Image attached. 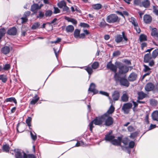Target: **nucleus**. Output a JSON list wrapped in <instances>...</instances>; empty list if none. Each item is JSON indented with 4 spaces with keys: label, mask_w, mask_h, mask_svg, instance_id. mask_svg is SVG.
<instances>
[{
    "label": "nucleus",
    "mask_w": 158,
    "mask_h": 158,
    "mask_svg": "<svg viewBox=\"0 0 158 158\" xmlns=\"http://www.w3.org/2000/svg\"><path fill=\"white\" fill-rule=\"evenodd\" d=\"M114 78L117 84H119L121 86L128 87L130 83L129 81L125 77H121L118 73H115Z\"/></svg>",
    "instance_id": "1"
},
{
    "label": "nucleus",
    "mask_w": 158,
    "mask_h": 158,
    "mask_svg": "<svg viewBox=\"0 0 158 158\" xmlns=\"http://www.w3.org/2000/svg\"><path fill=\"white\" fill-rule=\"evenodd\" d=\"M104 116L103 115L101 117H96L89 123V126L91 132H92L93 128L94 127V124L95 125L99 126L102 125L104 121Z\"/></svg>",
    "instance_id": "2"
},
{
    "label": "nucleus",
    "mask_w": 158,
    "mask_h": 158,
    "mask_svg": "<svg viewBox=\"0 0 158 158\" xmlns=\"http://www.w3.org/2000/svg\"><path fill=\"white\" fill-rule=\"evenodd\" d=\"M115 64L117 66L118 69V73L119 74H125L127 73L129 70L130 67L127 66L119 62H116Z\"/></svg>",
    "instance_id": "3"
},
{
    "label": "nucleus",
    "mask_w": 158,
    "mask_h": 158,
    "mask_svg": "<svg viewBox=\"0 0 158 158\" xmlns=\"http://www.w3.org/2000/svg\"><path fill=\"white\" fill-rule=\"evenodd\" d=\"M122 35H117L115 37V40L117 43H119L122 41H125L126 43L128 41V38L124 31L122 32Z\"/></svg>",
    "instance_id": "4"
},
{
    "label": "nucleus",
    "mask_w": 158,
    "mask_h": 158,
    "mask_svg": "<svg viewBox=\"0 0 158 158\" xmlns=\"http://www.w3.org/2000/svg\"><path fill=\"white\" fill-rule=\"evenodd\" d=\"M98 63L97 62H95L92 65V68L89 66L85 67V69L87 71L89 75V77H90V75L93 72L92 69H97L98 67Z\"/></svg>",
    "instance_id": "5"
},
{
    "label": "nucleus",
    "mask_w": 158,
    "mask_h": 158,
    "mask_svg": "<svg viewBox=\"0 0 158 158\" xmlns=\"http://www.w3.org/2000/svg\"><path fill=\"white\" fill-rule=\"evenodd\" d=\"M106 21L109 23H113L119 21L117 15L115 14H111L107 16L106 18Z\"/></svg>",
    "instance_id": "6"
},
{
    "label": "nucleus",
    "mask_w": 158,
    "mask_h": 158,
    "mask_svg": "<svg viewBox=\"0 0 158 158\" xmlns=\"http://www.w3.org/2000/svg\"><path fill=\"white\" fill-rule=\"evenodd\" d=\"M103 116L104 118V121L105 120V124L107 126H109L111 125L113 123V118L107 114H104Z\"/></svg>",
    "instance_id": "7"
},
{
    "label": "nucleus",
    "mask_w": 158,
    "mask_h": 158,
    "mask_svg": "<svg viewBox=\"0 0 158 158\" xmlns=\"http://www.w3.org/2000/svg\"><path fill=\"white\" fill-rule=\"evenodd\" d=\"M132 106V104L130 102L124 104L122 107V109L123 111L125 114L129 113L130 109Z\"/></svg>",
    "instance_id": "8"
},
{
    "label": "nucleus",
    "mask_w": 158,
    "mask_h": 158,
    "mask_svg": "<svg viewBox=\"0 0 158 158\" xmlns=\"http://www.w3.org/2000/svg\"><path fill=\"white\" fill-rule=\"evenodd\" d=\"M130 22H131L132 25L134 26L135 29L136 30L137 32L139 33L141 32L140 29L138 24L135 19L134 17H131L130 19Z\"/></svg>",
    "instance_id": "9"
},
{
    "label": "nucleus",
    "mask_w": 158,
    "mask_h": 158,
    "mask_svg": "<svg viewBox=\"0 0 158 158\" xmlns=\"http://www.w3.org/2000/svg\"><path fill=\"white\" fill-rule=\"evenodd\" d=\"M115 64V65L113 64L110 61L107 64L106 68L116 73H117V68L118 67Z\"/></svg>",
    "instance_id": "10"
},
{
    "label": "nucleus",
    "mask_w": 158,
    "mask_h": 158,
    "mask_svg": "<svg viewBox=\"0 0 158 158\" xmlns=\"http://www.w3.org/2000/svg\"><path fill=\"white\" fill-rule=\"evenodd\" d=\"M155 86L152 83L149 82L147 83L145 85L144 89L147 92H149L153 90Z\"/></svg>",
    "instance_id": "11"
},
{
    "label": "nucleus",
    "mask_w": 158,
    "mask_h": 158,
    "mask_svg": "<svg viewBox=\"0 0 158 158\" xmlns=\"http://www.w3.org/2000/svg\"><path fill=\"white\" fill-rule=\"evenodd\" d=\"M11 49V47L9 46H5L3 47L1 49V52L5 55L8 54Z\"/></svg>",
    "instance_id": "12"
},
{
    "label": "nucleus",
    "mask_w": 158,
    "mask_h": 158,
    "mask_svg": "<svg viewBox=\"0 0 158 158\" xmlns=\"http://www.w3.org/2000/svg\"><path fill=\"white\" fill-rule=\"evenodd\" d=\"M137 77V75L134 72L131 73L128 77V80L130 81H135Z\"/></svg>",
    "instance_id": "13"
},
{
    "label": "nucleus",
    "mask_w": 158,
    "mask_h": 158,
    "mask_svg": "<svg viewBox=\"0 0 158 158\" xmlns=\"http://www.w3.org/2000/svg\"><path fill=\"white\" fill-rule=\"evenodd\" d=\"M122 138L118 137L117 139H114L111 141V143L114 145L117 146H121V143Z\"/></svg>",
    "instance_id": "14"
},
{
    "label": "nucleus",
    "mask_w": 158,
    "mask_h": 158,
    "mask_svg": "<svg viewBox=\"0 0 158 158\" xmlns=\"http://www.w3.org/2000/svg\"><path fill=\"white\" fill-rule=\"evenodd\" d=\"M95 85L94 83H91L88 89L89 91H90L93 92L94 94H96L98 93V91L95 89Z\"/></svg>",
    "instance_id": "15"
},
{
    "label": "nucleus",
    "mask_w": 158,
    "mask_h": 158,
    "mask_svg": "<svg viewBox=\"0 0 158 158\" xmlns=\"http://www.w3.org/2000/svg\"><path fill=\"white\" fill-rule=\"evenodd\" d=\"M152 56H151L150 53L146 54L144 57V62L145 63H148L150 60H151L152 58Z\"/></svg>",
    "instance_id": "16"
},
{
    "label": "nucleus",
    "mask_w": 158,
    "mask_h": 158,
    "mask_svg": "<svg viewBox=\"0 0 158 158\" xmlns=\"http://www.w3.org/2000/svg\"><path fill=\"white\" fill-rule=\"evenodd\" d=\"M17 33V29L15 27H13L9 29L7 31V33L10 35H15Z\"/></svg>",
    "instance_id": "17"
},
{
    "label": "nucleus",
    "mask_w": 158,
    "mask_h": 158,
    "mask_svg": "<svg viewBox=\"0 0 158 158\" xmlns=\"http://www.w3.org/2000/svg\"><path fill=\"white\" fill-rule=\"evenodd\" d=\"M14 152L15 158H22L23 155H22L20 150L15 149Z\"/></svg>",
    "instance_id": "18"
},
{
    "label": "nucleus",
    "mask_w": 158,
    "mask_h": 158,
    "mask_svg": "<svg viewBox=\"0 0 158 158\" xmlns=\"http://www.w3.org/2000/svg\"><path fill=\"white\" fill-rule=\"evenodd\" d=\"M143 20L145 23H149L151 22L152 18L150 15H145L143 16Z\"/></svg>",
    "instance_id": "19"
},
{
    "label": "nucleus",
    "mask_w": 158,
    "mask_h": 158,
    "mask_svg": "<svg viewBox=\"0 0 158 158\" xmlns=\"http://www.w3.org/2000/svg\"><path fill=\"white\" fill-rule=\"evenodd\" d=\"M138 94L139 100H142L147 96V94L142 91L138 92Z\"/></svg>",
    "instance_id": "20"
},
{
    "label": "nucleus",
    "mask_w": 158,
    "mask_h": 158,
    "mask_svg": "<svg viewBox=\"0 0 158 158\" xmlns=\"http://www.w3.org/2000/svg\"><path fill=\"white\" fill-rule=\"evenodd\" d=\"M110 103H111V101H110ZM115 110V108L114 106L112 105V103L111 102V105L110 107L109 108V109L107 111V112L105 114H107L109 115V114H112L114 111Z\"/></svg>",
    "instance_id": "21"
},
{
    "label": "nucleus",
    "mask_w": 158,
    "mask_h": 158,
    "mask_svg": "<svg viewBox=\"0 0 158 158\" xmlns=\"http://www.w3.org/2000/svg\"><path fill=\"white\" fill-rule=\"evenodd\" d=\"M119 97V93L118 91H115L112 95V98L113 100L116 101L118 100Z\"/></svg>",
    "instance_id": "22"
},
{
    "label": "nucleus",
    "mask_w": 158,
    "mask_h": 158,
    "mask_svg": "<svg viewBox=\"0 0 158 158\" xmlns=\"http://www.w3.org/2000/svg\"><path fill=\"white\" fill-rule=\"evenodd\" d=\"M128 95L127 93L125 92L124 93L121 97V100L123 102H127L128 100Z\"/></svg>",
    "instance_id": "23"
},
{
    "label": "nucleus",
    "mask_w": 158,
    "mask_h": 158,
    "mask_svg": "<svg viewBox=\"0 0 158 158\" xmlns=\"http://www.w3.org/2000/svg\"><path fill=\"white\" fill-rule=\"evenodd\" d=\"M38 4L36 3H34L31 6V10L34 13H35L36 11L39 10Z\"/></svg>",
    "instance_id": "24"
},
{
    "label": "nucleus",
    "mask_w": 158,
    "mask_h": 158,
    "mask_svg": "<svg viewBox=\"0 0 158 158\" xmlns=\"http://www.w3.org/2000/svg\"><path fill=\"white\" fill-rule=\"evenodd\" d=\"M152 118L154 120L158 121V110L153 112L152 114Z\"/></svg>",
    "instance_id": "25"
},
{
    "label": "nucleus",
    "mask_w": 158,
    "mask_h": 158,
    "mask_svg": "<svg viewBox=\"0 0 158 158\" xmlns=\"http://www.w3.org/2000/svg\"><path fill=\"white\" fill-rule=\"evenodd\" d=\"M65 19L68 22H71L74 25H76L77 23V21L73 19L67 17H65Z\"/></svg>",
    "instance_id": "26"
},
{
    "label": "nucleus",
    "mask_w": 158,
    "mask_h": 158,
    "mask_svg": "<svg viewBox=\"0 0 158 158\" xmlns=\"http://www.w3.org/2000/svg\"><path fill=\"white\" fill-rule=\"evenodd\" d=\"M151 35L152 36H155L158 38V32L157 29L154 28L152 29Z\"/></svg>",
    "instance_id": "27"
},
{
    "label": "nucleus",
    "mask_w": 158,
    "mask_h": 158,
    "mask_svg": "<svg viewBox=\"0 0 158 158\" xmlns=\"http://www.w3.org/2000/svg\"><path fill=\"white\" fill-rule=\"evenodd\" d=\"M143 6L145 8L148 7L150 5V2L148 0H146L142 2Z\"/></svg>",
    "instance_id": "28"
},
{
    "label": "nucleus",
    "mask_w": 158,
    "mask_h": 158,
    "mask_svg": "<svg viewBox=\"0 0 158 158\" xmlns=\"http://www.w3.org/2000/svg\"><path fill=\"white\" fill-rule=\"evenodd\" d=\"M66 30L67 32H71L73 31L74 27L72 25H69L66 27Z\"/></svg>",
    "instance_id": "29"
},
{
    "label": "nucleus",
    "mask_w": 158,
    "mask_h": 158,
    "mask_svg": "<svg viewBox=\"0 0 158 158\" xmlns=\"http://www.w3.org/2000/svg\"><path fill=\"white\" fill-rule=\"evenodd\" d=\"M114 137L112 135H110V134H108L105 135V139L106 141H110L113 139Z\"/></svg>",
    "instance_id": "30"
},
{
    "label": "nucleus",
    "mask_w": 158,
    "mask_h": 158,
    "mask_svg": "<svg viewBox=\"0 0 158 158\" xmlns=\"http://www.w3.org/2000/svg\"><path fill=\"white\" fill-rule=\"evenodd\" d=\"M34 98L35 99H33L30 102V104L31 105H34L36 103L39 99V97L36 94Z\"/></svg>",
    "instance_id": "31"
},
{
    "label": "nucleus",
    "mask_w": 158,
    "mask_h": 158,
    "mask_svg": "<svg viewBox=\"0 0 158 158\" xmlns=\"http://www.w3.org/2000/svg\"><path fill=\"white\" fill-rule=\"evenodd\" d=\"M152 58L155 59L158 56V48L154 50L152 53Z\"/></svg>",
    "instance_id": "32"
},
{
    "label": "nucleus",
    "mask_w": 158,
    "mask_h": 158,
    "mask_svg": "<svg viewBox=\"0 0 158 158\" xmlns=\"http://www.w3.org/2000/svg\"><path fill=\"white\" fill-rule=\"evenodd\" d=\"M40 25V24L39 22H37L34 23L32 25L31 29L32 30H35Z\"/></svg>",
    "instance_id": "33"
},
{
    "label": "nucleus",
    "mask_w": 158,
    "mask_h": 158,
    "mask_svg": "<svg viewBox=\"0 0 158 158\" xmlns=\"http://www.w3.org/2000/svg\"><path fill=\"white\" fill-rule=\"evenodd\" d=\"M58 6L60 8H62L66 5L65 2L64 1H62L58 3Z\"/></svg>",
    "instance_id": "34"
},
{
    "label": "nucleus",
    "mask_w": 158,
    "mask_h": 158,
    "mask_svg": "<svg viewBox=\"0 0 158 158\" xmlns=\"http://www.w3.org/2000/svg\"><path fill=\"white\" fill-rule=\"evenodd\" d=\"M23 158H36L34 155L33 154H27L24 152H23Z\"/></svg>",
    "instance_id": "35"
},
{
    "label": "nucleus",
    "mask_w": 158,
    "mask_h": 158,
    "mask_svg": "<svg viewBox=\"0 0 158 158\" xmlns=\"http://www.w3.org/2000/svg\"><path fill=\"white\" fill-rule=\"evenodd\" d=\"M5 101L6 102H14L15 104L17 103V101L15 99V98L13 97H11L10 98H7L6 100H5Z\"/></svg>",
    "instance_id": "36"
},
{
    "label": "nucleus",
    "mask_w": 158,
    "mask_h": 158,
    "mask_svg": "<svg viewBox=\"0 0 158 158\" xmlns=\"http://www.w3.org/2000/svg\"><path fill=\"white\" fill-rule=\"evenodd\" d=\"M31 117H28L26 120V123L27 124L28 126L29 127V129L31 130V128L30 127L31 126Z\"/></svg>",
    "instance_id": "37"
},
{
    "label": "nucleus",
    "mask_w": 158,
    "mask_h": 158,
    "mask_svg": "<svg viewBox=\"0 0 158 158\" xmlns=\"http://www.w3.org/2000/svg\"><path fill=\"white\" fill-rule=\"evenodd\" d=\"M150 104L152 106H156L157 104V101L154 99H151L150 100Z\"/></svg>",
    "instance_id": "38"
},
{
    "label": "nucleus",
    "mask_w": 158,
    "mask_h": 158,
    "mask_svg": "<svg viewBox=\"0 0 158 158\" xmlns=\"http://www.w3.org/2000/svg\"><path fill=\"white\" fill-rule=\"evenodd\" d=\"M52 14V11L51 10H48L45 11V16L46 17H49L51 16Z\"/></svg>",
    "instance_id": "39"
},
{
    "label": "nucleus",
    "mask_w": 158,
    "mask_h": 158,
    "mask_svg": "<svg viewBox=\"0 0 158 158\" xmlns=\"http://www.w3.org/2000/svg\"><path fill=\"white\" fill-rule=\"evenodd\" d=\"M108 25V24L106 23L104 19H102V21L100 22L99 26L100 27H103Z\"/></svg>",
    "instance_id": "40"
},
{
    "label": "nucleus",
    "mask_w": 158,
    "mask_h": 158,
    "mask_svg": "<svg viewBox=\"0 0 158 158\" xmlns=\"http://www.w3.org/2000/svg\"><path fill=\"white\" fill-rule=\"evenodd\" d=\"M102 6L100 4H97L92 5V7L96 10H99L102 8Z\"/></svg>",
    "instance_id": "41"
},
{
    "label": "nucleus",
    "mask_w": 158,
    "mask_h": 158,
    "mask_svg": "<svg viewBox=\"0 0 158 158\" xmlns=\"http://www.w3.org/2000/svg\"><path fill=\"white\" fill-rule=\"evenodd\" d=\"M2 148L4 151L7 152H9L10 147L9 145L5 144L3 146Z\"/></svg>",
    "instance_id": "42"
},
{
    "label": "nucleus",
    "mask_w": 158,
    "mask_h": 158,
    "mask_svg": "<svg viewBox=\"0 0 158 158\" xmlns=\"http://www.w3.org/2000/svg\"><path fill=\"white\" fill-rule=\"evenodd\" d=\"M6 31L5 29H0V40H1L2 37L4 35Z\"/></svg>",
    "instance_id": "43"
},
{
    "label": "nucleus",
    "mask_w": 158,
    "mask_h": 158,
    "mask_svg": "<svg viewBox=\"0 0 158 158\" xmlns=\"http://www.w3.org/2000/svg\"><path fill=\"white\" fill-rule=\"evenodd\" d=\"M80 33V31L78 29H75L74 34V37L76 38H78L79 37Z\"/></svg>",
    "instance_id": "44"
},
{
    "label": "nucleus",
    "mask_w": 158,
    "mask_h": 158,
    "mask_svg": "<svg viewBox=\"0 0 158 158\" xmlns=\"http://www.w3.org/2000/svg\"><path fill=\"white\" fill-rule=\"evenodd\" d=\"M30 133L31 138L32 140L34 141L35 140L37 139V136L36 133L34 132L33 133L31 131H30Z\"/></svg>",
    "instance_id": "45"
},
{
    "label": "nucleus",
    "mask_w": 158,
    "mask_h": 158,
    "mask_svg": "<svg viewBox=\"0 0 158 158\" xmlns=\"http://www.w3.org/2000/svg\"><path fill=\"white\" fill-rule=\"evenodd\" d=\"M0 80L4 83H5L7 81V78L6 76L4 75H0Z\"/></svg>",
    "instance_id": "46"
},
{
    "label": "nucleus",
    "mask_w": 158,
    "mask_h": 158,
    "mask_svg": "<svg viewBox=\"0 0 158 158\" xmlns=\"http://www.w3.org/2000/svg\"><path fill=\"white\" fill-rule=\"evenodd\" d=\"M39 15L37 16H36L37 18H43L44 16H45V14H44V12H43L41 10L39 11Z\"/></svg>",
    "instance_id": "47"
},
{
    "label": "nucleus",
    "mask_w": 158,
    "mask_h": 158,
    "mask_svg": "<svg viewBox=\"0 0 158 158\" xmlns=\"http://www.w3.org/2000/svg\"><path fill=\"white\" fill-rule=\"evenodd\" d=\"M139 39L141 42L147 40V36L146 35L142 34L140 36Z\"/></svg>",
    "instance_id": "48"
},
{
    "label": "nucleus",
    "mask_w": 158,
    "mask_h": 158,
    "mask_svg": "<svg viewBox=\"0 0 158 158\" xmlns=\"http://www.w3.org/2000/svg\"><path fill=\"white\" fill-rule=\"evenodd\" d=\"M62 10L63 11L67 13H69L70 12L69 8L66 6V5L62 8Z\"/></svg>",
    "instance_id": "49"
},
{
    "label": "nucleus",
    "mask_w": 158,
    "mask_h": 158,
    "mask_svg": "<svg viewBox=\"0 0 158 158\" xmlns=\"http://www.w3.org/2000/svg\"><path fill=\"white\" fill-rule=\"evenodd\" d=\"M10 64H6L3 65V69L5 70H7L10 69Z\"/></svg>",
    "instance_id": "50"
},
{
    "label": "nucleus",
    "mask_w": 158,
    "mask_h": 158,
    "mask_svg": "<svg viewBox=\"0 0 158 158\" xmlns=\"http://www.w3.org/2000/svg\"><path fill=\"white\" fill-rule=\"evenodd\" d=\"M153 12L156 15H158V6H153Z\"/></svg>",
    "instance_id": "51"
},
{
    "label": "nucleus",
    "mask_w": 158,
    "mask_h": 158,
    "mask_svg": "<svg viewBox=\"0 0 158 158\" xmlns=\"http://www.w3.org/2000/svg\"><path fill=\"white\" fill-rule=\"evenodd\" d=\"M84 145V143L82 141H78L76 143L75 147H78L80 146H83Z\"/></svg>",
    "instance_id": "52"
},
{
    "label": "nucleus",
    "mask_w": 158,
    "mask_h": 158,
    "mask_svg": "<svg viewBox=\"0 0 158 158\" xmlns=\"http://www.w3.org/2000/svg\"><path fill=\"white\" fill-rule=\"evenodd\" d=\"M122 142L125 145L128 144V141L127 138H124L123 139H122L121 142Z\"/></svg>",
    "instance_id": "53"
},
{
    "label": "nucleus",
    "mask_w": 158,
    "mask_h": 158,
    "mask_svg": "<svg viewBox=\"0 0 158 158\" xmlns=\"http://www.w3.org/2000/svg\"><path fill=\"white\" fill-rule=\"evenodd\" d=\"M138 134V133L137 132H135L133 133H132L130 135V138L132 139H134L135 137H136Z\"/></svg>",
    "instance_id": "54"
},
{
    "label": "nucleus",
    "mask_w": 158,
    "mask_h": 158,
    "mask_svg": "<svg viewBox=\"0 0 158 158\" xmlns=\"http://www.w3.org/2000/svg\"><path fill=\"white\" fill-rule=\"evenodd\" d=\"M80 26L88 28L89 27V26L88 24L84 23H81L80 24Z\"/></svg>",
    "instance_id": "55"
},
{
    "label": "nucleus",
    "mask_w": 158,
    "mask_h": 158,
    "mask_svg": "<svg viewBox=\"0 0 158 158\" xmlns=\"http://www.w3.org/2000/svg\"><path fill=\"white\" fill-rule=\"evenodd\" d=\"M135 143L133 141H131L130 142L129 144V147L131 148H133L134 146Z\"/></svg>",
    "instance_id": "56"
},
{
    "label": "nucleus",
    "mask_w": 158,
    "mask_h": 158,
    "mask_svg": "<svg viewBox=\"0 0 158 158\" xmlns=\"http://www.w3.org/2000/svg\"><path fill=\"white\" fill-rule=\"evenodd\" d=\"M31 12L29 11H26L23 14V16L27 18V17L30 15Z\"/></svg>",
    "instance_id": "57"
},
{
    "label": "nucleus",
    "mask_w": 158,
    "mask_h": 158,
    "mask_svg": "<svg viewBox=\"0 0 158 158\" xmlns=\"http://www.w3.org/2000/svg\"><path fill=\"white\" fill-rule=\"evenodd\" d=\"M21 19L22 20V23H25L27 22L28 20V19H27V18L24 16V17L21 18Z\"/></svg>",
    "instance_id": "58"
},
{
    "label": "nucleus",
    "mask_w": 158,
    "mask_h": 158,
    "mask_svg": "<svg viewBox=\"0 0 158 158\" xmlns=\"http://www.w3.org/2000/svg\"><path fill=\"white\" fill-rule=\"evenodd\" d=\"M143 66L144 67V70L145 72H146L150 69L149 67L148 66L145 64Z\"/></svg>",
    "instance_id": "59"
},
{
    "label": "nucleus",
    "mask_w": 158,
    "mask_h": 158,
    "mask_svg": "<svg viewBox=\"0 0 158 158\" xmlns=\"http://www.w3.org/2000/svg\"><path fill=\"white\" fill-rule=\"evenodd\" d=\"M99 93L102 95H104L106 96H109L108 94L105 92L100 91L99 92Z\"/></svg>",
    "instance_id": "60"
},
{
    "label": "nucleus",
    "mask_w": 158,
    "mask_h": 158,
    "mask_svg": "<svg viewBox=\"0 0 158 158\" xmlns=\"http://www.w3.org/2000/svg\"><path fill=\"white\" fill-rule=\"evenodd\" d=\"M54 13L55 14H56L60 12V10L57 7H54Z\"/></svg>",
    "instance_id": "61"
},
{
    "label": "nucleus",
    "mask_w": 158,
    "mask_h": 158,
    "mask_svg": "<svg viewBox=\"0 0 158 158\" xmlns=\"http://www.w3.org/2000/svg\"><path fill=\"white\" fill-rule=\"evenodd\" d=\"M127 129L128 131L130 132L134 130V128L132 126H129L128 127Z\"/></svg>",
    "instance_id": "62"
},
{
    "label": "nucleus",
    "mask_w": 158,
    "mask_h": 158,
    "mask_svg": "<svg viewBox=\"0 0 158 158\" xmlns=\"http://www.w3.org/2000/svg\"><path fill=\"white\" fill-rule=\"evenodd\" d=\"M148 62L149 65L150 66H152L154 65V62L153 60H150Z\"/></svg>",
    "instance_id": "63"
},
{
    "label": "nucleus",
    "mask_w": 158,
    "mask_h": 158,
    "mask_svg": "<svg viewBox=\"0 0 158 158\" xmlns=\"http://www.w3.org/2000/svg\"><path fill=\"white\" fill-rule=\"evenodd\" d=\"M124 62L126 64H128V65H131V63L130 61L127 60H124Z\"/></svg>",
    "instance_id": "64"
}]
</instances>
